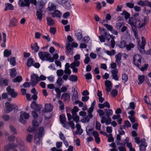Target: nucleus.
Returning <instances> with one entry per match:
<instances>
[{
	"instance_id": "nucleus-1",
	"label": "nucleus",
	"mask_w": 151,
	"mask_h": 151,
	"mask_svg": "<svg viewBox=\"0 0 151 151\" xmlns=\"http://www.w3.org/2000/svg\"><path fill=\"white\" fill-rule=\"evenodd\" d=\"M5 149V151H9L11 149L12 151H28L24 142L21 139L17 140V145L13 143L7 145Z\"/></svg>"
},
{
	"instance_id": "nucleus-2",
	"label": "nucleus",
	"mask_w": 151,
	"mask_h": 151,
	"mask_svg": "<svg viewBox=\"0 0 151 151\" xmlns=\"http://www.w3.org/2000/svg\"><path fill=\"white\" fill-rule=\"evenodd\" d=\"M31 83L32 86H35L39 81L41 80H45L46 79V77L43 75H41L39 77L37 74L35 73L31 75Z\"/></svg>"
},
{
	"instance_id": "nucleus-3",
	"label": "nucleus",
	"mask_w": 151,
	"mask_h": 151,
	"mask_svg": "<svg viewBox=\"0 0 151 151\" xmlns=\"http://www.w3.org/2000/svg\"><path fill=\"white\" fill-rule=\"evenodd\" d=\"M40 58L42 61H48L52 62L54 60L51 57L50 54L46 52H40L38 53Z\"/></svg>"
},
{
	"instance_id": "nucleus-4",
	"label": "nucleus",
	"mask_w": 151,
	"mask_h": 151,
	"mask_svg": "<svg viewBox=\"0 0 151 151\" xmlns=\"http://www.w3.org/2000/svg\"><path fill=\"white\" fill-rule=\"evenodd\" d=\"M147 23V17H143L137 18V26L138 28H141L143 27Z\"/></svg>"
},
{
	"instance_id": "nucleus-5",
	"label": "nucleus",
	"mask_w": 151,
	"mask_h": 151,
	"mask_svg": "<svg viewBox=\"0 0 151 151\" xmlns=\"http://www.w3.org/2000/svg\"><path fill=\"white\" fill-rule=\"evenodd\" d=\"M70 66L69 63H67L65 65V69L63 71L65 74L63 76V79L66 81L68 78V76L70 75L71 73V70L69 69Z\"/></svg>"
},
{
	"instance_id": "nucleus-6",
	"label": "nucleus",
	"mask_w": 151,
	"mask_h": 151,
	"mask_svg": "<svg viewBox=\"0 0 151 151\" xmlns=\"http://www.w3.org/2000/svg\"><path fill=\"white\" fill-rule=\"evenodd\" d=\"M58 3L62 5L64 8L69 9L71 8L70 0H55Z\"/></svg>"
},
{
	"instance_id": "nucleus-7",
	"label": "nucleus",
	"mask_w": 151,
	"mask_h": 151,
	"mask_svg": "<svg viewBox=\"0 0 151 151\" xmlns=\"http://www.w3.org/2000/svg\"><path fill=\"white\" fill-rule=\"evenodd\" d=\"M5 107L4 111L6 113H9L13 109L17 108V106L15 104H11L10 102H7L5 104Z\"/></svg>"
},
{
	"instance_id": "nucleus-8",
	"label": "nucleus",
	"mask_w": 151,
	"mask_h": 151,
	"mask_svg": "<svg viewBox=\"0 0 151 151\" xmlns=\"http://www.w3.org/2000/svg\"><path fill=\"white\" fill-rule=\"evenodd\" d=\"M142 42L141 44L140 43V40L137 41V47L140 52L144 53L145 46L146 43V41L145 38L143 37H141Z\"/></svg>"
},
{
	"instance_id": "nucleus-9",
	"label": "nucleus",
	"mask_w": 151,
	"mask_h": 151,
	"mask_svg": "<svg viewBox=\"0 0 151 151\" xmlns=\"http://www.w3.org/2000/svg\"><path fill=\"white\" fill-rule=\"evenodd\" d=\"M29 115L28 113L22 111L20 113L19 117V121L22 123L25 124L27 122L25 119H27L29 118Z\"/></svg>"
},
{
	"instance_id": "nucleus-10",
	"label": "nucleus",
	"mask_w": 151,
	"mask_h": 151,
	"mask_svg": "<svg viewBox=\"0 0 151 151\" xmlns=\"http://www.w3.org/2000/svg\"><path fill=\"white\" fill-rule=\"evenodd\" d=\"M142 58L139 55H136L133 57V62L134 65L137 67L139 68L141 64Z\"/></svg>"
},
{
	"instance_id": "nucleus-11",
	"label": "nucleus",
	"mask_w": 151,
	"mask_h": 151,
	"mask_svg": "<svg viewBox=\"0 0 151 151\" xmlns=\"http://www.w3.org/2000/svg\"><path fill=\"white\" fill-rule=\"evenodd\" d=\"M137 18L132 17L129 18L128 23L132 27V30H134L136 29V24H137Z\"/></svg>"
},
{
	"instance_id": "nucleus-12",
	"label": "nucleus",
	"mask_w": 151,
	"mask_h": 151,
	"mask_svg": "<svg viewBox=\"0 0 151 151\" xmlns=\"http://www.w3.org/2000/svg\"><path fill=\"white\" fill-rule=\"evenodd\" d=\"M39 122H38L37 119H34L32 121V128L29 127L28 129V131L30 132H32L35 131L39 125Z\"/></svg>"
},
{
	"instance_id": "nucleus-13",
	"label": "nucleus",
	"mask_w": 151,
	"mask_h": 151,
	"mask_svg": "<svg viewBox=\"0 0 151 151\" xmlns=\"http://www.w3.org/2000/svg\"><path fill=\"white\" fill-rule=\"evenodd\" d=\"M6 90L8 94L12 98H14L16 97L18 95L17 93L14 90L11 88L10 86H8L6 88Z\"/></svg>"
},
{
	"instance_id": "nucleus-14",
	"label": "nucleus",
	"mask_w": 151,
	"mask_h": 151,
	"mask_svg": "<svg viewBox=\"0 0 151 151\" xmlns=\"http://www.w3.org/2000/svg\"><path fill=\"white\" fill-rule=\"evenodd\" d=\"M147 146L145 139L144 138L142 139L141 140V144L139 146L140 151H145L146 147Z\"/></svg>"
},
{
	"instance_id": "nucleus-15",
	"label": "nucleus",
	"mask_w": 151,
	"mask_h": 151,
	"mask_svg": "<svg viewBox=\"0 0 151 151\" xmlns=\"http://www.w3.org/2000/svg\"><path fill=\"white\" fill-rule=\"evenodd\" d=\"M53 106L50 104H47L45 105V108L42 110L44 113L50 112L53 109Z\"/></svg>"
},
{
	"instance_id": "nucleus-16",
	"label": "nucleus",
	"mask_w": 151,
	"mask_h": 151,
	"mask_svg": "<svg viewBox=\"0 0 151 151\" xmlns=\"http://www.w3.org/2000/svg\"><path fill=\"white\" fill-rule=\"evenodd\" d=\"M137 4L142 7H143L145 6H148L151 8V2L147 0H145L144 1L140 0L137 2Z\"/></svg>"
},
{
	"instance_id": "nucleus-17",
	"label": "nucleus",
	"mask_w": 151,
	"mask_h": 151,
	"mask_svg": "<svg viewBox=\"0 0 151 151\" xmlns=\"http://www.w3.org/2000/svg\"><path fill=\"white\" fill-rule=\"evenodd\" d=\"M105 84L106 86V90L107 91V93L109 94L111 91L112 88V84L111 82L109 80H106L105 81Z\"/></svg>"
},
{
	"instance_id": "nucleus-18",
	"label": "nucleus",
	"mask_w": 151,
	"mask_h": 151,
	"mask_svg": "<svg viewBox=\"0 0 151 151\" xmlns=\"http://www.w3.org/2000/svg\"><path fill=\"white\" fill-rule=\"evenodd\" d=\"M60 119L62 126L64 127L67 128L68 124L66 121L65 115L63 114L61 115L60 116Z\"/></svg>"
},
{
	"instance_id": "nucleus-19",
	"label": "nucleus",
	"mask_w": 151,
	"mask_h": 151,
	"mask_svg": "<svg viewBox=\"0 0 151 151\" xmlns=\"http://www.w3.org/2000/svg\"><path fill=\"white\" fill-rule=\"evenodd\" d=\"M19 0L18 2L19 5L21 7H24L25 6H29L30 5L29 0Z\"/></svg>"
},
{
	"instance_id": "nucleus-20",
	"label": "nucleus",
	"mask_w": 151,
	"mask_h": 151,
	"mask_svg": "<svg viewBox=\"0 0 151 151\" xmlns=\"http://www.w3.org/2000/svg\"><path fill=\"white\" fill-rule=\"evenodd\" d=\"M100 32L102 34L104 33V36L108 41H109L112 37V36L110 35L108 32H106L104 29H101L100 30Z\"/></svg>"
},
{
	"instance_id": "nucleus-21",
	"label": "nucleus",
	"mask_w": 151,
	"mask_h": 151,
	"mask_svg": "<svg viewBox=\"0 0 151 151\" xmlns=\"http://www.w3.org/2000/svg\"><path fill=\"white\" fill-rule=\"evenodd\" d=\"M42 105H38L37 104L36 102L33 101L31 105V107L33 109L37 111H39L42 107Z\"/></svg>"
},
{
	"instance_id": "nucleus-22",
	"label": "nucleus",
	"mask_w": 151,
	"mask_h": 151,
	"mask_svg": "<svg viewBox=\"0 0 151 151\" xmlns=\"http://www.w3.org/2000/svg\"><path fill=\"white\" fill-rule=\"evenodd\" d=\"M70 95L68 93H63L61 97V99L63 100L64 102L66 103H68L70 100Z\"/></svg>"
},
{
	"instance_id": "nucleus-23",
	"label": "nucleus",
	"mask_w": 151,
	"mask_h": 151,
	"mask_svg": "<svg viewBox=\"0 0 151 151\" xmlns=\"http://www.w3.org/2000/svg\"><path fill=\"white\" fill-rule=\"evenodd\" d=\"M45 133V130L43 127H40L37 130L35 135L38 136L40 137L43 136Z\"/></svg>"
},
{
	"instance_id": "nucleus-24",
	"label": "nucleus",
	"mask_w": 151,
	"mask_h": 151,
	"mask_svg": "<svg viewBox=\"0 0 151 151\" xmlns=\"http://www.w3.org/2000/svg\"><path fill=\"white\" fill-rule=\"evenodd\" d=\"M112 73V76L113 78L115 81L119 80V77L118 75V70L117 69L111 70Z\"/></svg>"
},
{
	"instance_id": "nucleus-25",
	"label": "nucleus",
	"mask_w": 151,
	"mask_h": 151,
	"mask_svg": "<svg viewBox=\"0 0 151 151\" xmlns=\"http://www.w3.org/2000/svg\"><path fill=\"white\" fill-rule=\"evenodd\" d=\"M111 119L109 117H107V118L103 116L101 120L102 124L105 123L106 125H109L111 124Z\"/></svg>"
},
{
	"instance_id": "nucleus-26",
	"label": "nucleus",
	"mask_w": 151,
	"mask_h": 151,
	"mask_svg": "<svg viewBox=\"0 0 151 151\" xmlns=\"http://www.w3.org/2000/svg\"><path fill=\"white\" fill-rule=\"evenodd\" d=\"M67 115L68 119L69 121V124L73 129H74L75 128L74 124L73 123V121L71 120L72 119H73L72 116L70 114L68 113L67 114Z\"/></svg>"
},
{
	"instance_id": "nucleus-27",
	"label": "nucleus",
	"mask_w": 151,
	"mask_h": 151,
	"mask_svg": "<svg viewBox=\"0 0 151 151\" xmlns=\"http://www.w3.org/2000/svg\"><path fill=\"white\" fill-rule=\"evenodd\" d=\"M75 35L77 40L79 41L81 40L83 38L82 32L80 30H78L75 32Z\"/></svg>"
},
{
	"instance_id": "nucleus-28",
	"label": "nucleus",
	"mask_w": 151,
	"mask_h": 151,
	"mask_svg": "<svg viewBox=\"0 0 151 151\" xmlns=\"http://www.w3.org/2000/svg\"><path fill=\"white\" fill-rule=\"evenodd\" d=\"M121 31L122 32H124V31L126 32V39L130 37V34L129 33L128 29L127 26H123L121 29Z\"/></svg>"
},
{
	"instance_id": "nucleus-29",
	"label": "nucleus",
	"mask_w": 151,
	"mask_h": 151,
	"mask_svg": "<svg viewBox=\"0 0 151 151\" xmlns=\"http://www.w3.org/2000/svg\"><path fill=\"white\" fill-rule=\"evenodd\" d=\"M145 78V76L143 75H138V80L139 82L138 83L139 85L141 84L144 81Z\"/></svg>"
},
{
	"instance_id": "nucleus-30",
	"label": "nucleus",
	"mask_w": 151,
	"mask_h": 151,
	"mask_svg": "<svg viewBox=\"0 0 151 151\" xmlns=\"http://www.w3.org/2000/svg\"><path fill=\"white\" fill-rule=\"evenodd\" d=\"M76 128H77V131L76 132V134H81L83 133V130L81 129V126L78 124H76Z\"/></svg>"
},
{
	"instance_id": "nucleus-31",
	"label": "nucleus",
	"mask_w": 151,
	"mask_h": 151,
	"mask_svg": "<svg viewBox=\"0 0 151 151\" xmlns=\"http://www.w3.org/2000/svg\"><path fill=\"white\" fill-rule=\"evenodd\" d=\"M134 45L132 43L129 42L126 43V48L127 50L129 51L131 50L132 48L134 47Z\"/></svg>"
},
{
	"instance_id": "nucleus-32",
	"label": "nucleus",
	"mask_w": 151,
	"mask_h": 151,
	"mask_svg": "<svg viewBox=\"0 0 151 151\" xmlns=\"http://www.w3.org/2000/svg\"><path fill=\"white\" fill-rule=\"evenodd\" d=\"M124 17L125 19L126 20H127L130 17V14L128 12L126 11L123 10L121 14Z\"/></svg>"
},
{
	"instance_id": "nucleus-33",
	"label": "nucleus",
	"mask_w": 151,
	"mask_h": 151,
	"mask_svg": "<svg viewBox=\"0 0 151 151\" xmlns=\"http://www.w3.org/2000/svg\"><path fill=\"white\" fill-rule=\"evenodd\" d=\"M78 99V93L77 91L74 90L73 91V94L72 96V99L73 101H76Z\"/></svg>"
},
{
	"instance_id": "nucleus-34",
	"label": "nucleus",
	"mask_w": 151,
	"mask_h": 151,
	"mask_svg": "<svg viewBox=\"0 0 151 151\" xmlns=\"http://www.w3.org/2000/svg\"><path fill=\"white\" fill-rule=\"evenodd\" d=\"M5 8L4 9L5 11H6L8 9L12 10L14 9L13 6L11 4L6 3L5 4Z\"/></svg>"
},
{
	"instance_id": "nucleus-35",
	"label": "nucleus",
	"mask_w": 151,
	"mask_h": 151,
	"mask_svg": "<svg viewBox=\"0 0 151 151\" xmlns=\"http://www.w3.org/2000/svg\"><path fill=\"white\" fill-rule=\"evenodd\" d=\"M31 48L32 50H34L36 52H38L39 48V47L38 46L37 43H35V44H32L31 45Z\"/></svg>"
},
{
	"instance_id": "nucleus-36",
	"label": "nucleus",
	"mask_w": 151,
	"mask_h": 151,
	"mask_svg": "<svg viewBox=\"0 0 151 151\" xmlns=\"http://www.w3.org/2000/svg\"><path fill=\"white\" fill-rule=\"evenodd\" d=\"M52 16L53 17H60L61 16V14L60 11L58 10H55L52 14Z\"/></svg>"
},
{
	"instance_id": "nucleus-37",
	"label": "nucleus",
	"mask_w": 151,
	"mask_h": 151,
	"mask_svg": "<svg viewBox=\"0 0 151 151\" xmlns=\"http://www.w3.org/2000/svg\"><path fill=\"white\" fill-rule=\"evenodd\" d=\"M47 24L49 26H53L55 24L54 21L50 17H48L47 18Z\"/></svg>"
},
{
	"instance_id": "nucleus-38",
	"label": "nucleus",
	"mask_w": 151,
	"mask_h": 151,
	"mask_svg": "<svg viewBox=\"0 0 151 151\" xmlns=\"http://www.w3.org/2000/svg\"><path fill=\"white\" fill-rule=\"evenodd\" d=\"M56 6L52 3H50L48 7V9L50 11H55L56 9Z\"/></svg>"
},
{
	"instance_id": "nucleus-39",
	"label": "nucleus",
	"mask_w": 151,
	"mask_h": 151,
	"mask_svg": "<svg viewBox=\"0 0 151 151\" xmlns=\"http://www.w3.org/2000/svg\"><path fill=\"white\" fill-rule=\"evenodd\" d=\"M122 56L121 53H118L115 56L116 62L118 64H119L120 62V60H121Z\"/></svg>"
},
{
	"instance_id": "nucleus-40",
	"label": "nucleus",
	"mask_w": 151,
	"mask_h": 151,
	"mask_svg": "<svg viewBox=\"0 0 151 151\" xmlns=\"http://www.w3.org/2000/svg\"><path fill=\"white\" fill-rule=\"evenodd\" d=\"M42 11L41 9L37 10V12L36 15L37 16V18L40 21H41L42 18Z\"/></svg>"
},
{
	"instance_id": "nucleus-41",
	"label": "nucleus",
	"mask_w": 151,
	"mask_h": 151,
	"mask_svg": "<svg viewBox=\"0 0 151 151\" xmlns=\"http://www.w3.org/2000/svg\"><path fill=\"white\" fill-rule=\"evenodd\" d=\"M55 89L56 92V96L57 98L58 99H60L61 95V90H60V88L58 87H55Z\"/></svg>"
},
{
	"instance_id": "nucleus-42",
	"label": "nucleus",
	"mask_w": 151,
	"mask_h": 151,
	"mask_svg": "<svg viewBox=\"0 0 151 151\" xmlns=\"http://www.w3.org/2000/svg\"><path fill=\"white\" fill-rule=\"evenodd\" d=\"M8 61L10 62V64L13 66L15 65L16 64V62L15 59L14 57H12L10 59H8Z\"/></svg>"
},
{
	"instance_id": "nucleus-43",
	"label": "nucleus",
	"mask_w": 151,
	"mask_h": 151,
	"mask_svg": "<svg viewBox=\"0 0 151 151\" xmlns=\"http://www.w3.org/2000/svg\"><path fill=\"white\" fill-rule=\"evenodd\" d=\"M2 38L3 43L1 44V46L2 47H4L6 46L5 43L6 41V35L4 33H2Z\"/></svg>"
},
{
	"instance_id": "nucleus-44",
	"label": "nucleus",
	"mask_w": 151,
	"mask_h": 151,
	"mask_svg": "<svg viewBox=\"0 0 151 151\" xmlns=\"http://www.w3.org/2000/svg\"><path fill=\"white\" fill-rule=\"evenodd\" d=\"M10 75L12 78L14 77L16 75L17 72L15 68L10 69Z\"/></svg>"
},
{
	"instance_id": "nucleus-45",
	"label": "nucleus",
	"mask_w": 151,
	"mask_h": 151,
	"mask_svg": "<svg viewBox=\"0 0 151 151\" xmlns=\"http://www.w3.org/2000/svg\"><path fill=\"white\" fill-rule=\"evenodd\" d=\"M93 110H94L93 108L92 107H90L89 108V109L88 111V117L90 118H92L93 116V115L92 114V113L93 111Z\"/></svg>"
},
{
	"instance_id": "nucleus-46",
	"label": "nucleus",
	"mask_w": 151,
	"mask_h": 151,
	"mask_svg": "<svg viewBox=\"0 0 151 151\" xmlns=\"http://www.w3.org/2000/svg\"><path fill=\"white\" fill-rule=\"evenodd\" d=\"M126 42L124 40L122 41L118 44V45L120 48H124L126 47Z\"/></svg>"
},
{
	"instance_id": "nucleus-47",
	"label": "nucleus",
	"mask_w": 151,
	"mask_h": 151,
	"mask_svg": "<svg viewBox=\"0 0 151 151\" xmlns=\"http://www.w3.org/2000/svg\"><path fill=\"white\" fill-rule=\"evenodd\" d=\"M68 79L70 81L73 82H76L78 80L77 76L73 75H71Z\"/></svg>"
},
{
	"instance_id": "nucleus-48",
	"label": "nucleus",
	"mask_w": 151,
	"mask_h": 151,
	"mask_svg": "<svg viewBox=\"0 0 151 151\" xmlns=\"http://www.w3.org/2000/svg\"><path fill=\"white\" fill-rule=\"evenodd\" d=\"M72 118L73 120L77 123L80 120V117L79 116L76 114L72 115Z\"/></svg>"
},
{
	"instance_id": "nucleus-49",
	"label": "nucleus",
	"mask_w": 151,
	"mask_h": 151,
	"mask_svg": "<svg viewBox=\"0 0 151 151\" xmlns=\"http://www.w3.org/2000/svg\"><path fill=\"white\" fill-rule=\"evenodd\" d=\"M11 54V51L10 50L6 49L4 52V55L5 57H8Z\"/></svg>"
},
{
	"instance_id": "nucleus-50",
	"label": "nucleus",
	"mask_w": 151,
	"mask_h": 151,
	"mask_svg": "<svg viewBox=\"0 0 151 151\" xmlns=\"http://www.w3.org/2000/svg\"><path fill=\"white\" fill-rule=\"evenodd\" d=\"M122 80L123 83H126L128 80V76L125 74H123L122 75Z\"/></svg>"
},
{
	"instance_id": "nucleus-51",
	"label": "nucleus",
	"mask_w": 151,
	"mask_h": 151,
	"mask_svg": "<svg viewBox=\"0 0 151 151\" xmlns=\"http://www.w3.org/2000/svg\"><path fill=\"white\" fill-rule=\"evenodd\" d=\"M22 81V77L21 76H18L15 78L13 79L12 81L14 82H19Z\"/></svg>"
},
{
	"instance_id": "nucleus-52",
	"label": "nucleus",
	"mask_w": 151,
	"mask_h": 151,
	"mask_svg": "<svg viewBox=\"0 0 151 151\" xmlns=\"http://www.w3.org/2000/svg\"><path fill=\"white\" fill-rule=\"evenodd\" d=\"M34 60L32 58H29L28 60L27 65L28 67H30L33 65L34 63Z\"/></svg>"
},
{
	"instance_id": "nucleus-53",
	"label": "nucleus",
	"mask_w": 151,
	"mask_h": 151,
	"mask_svg": "<svg viewBox=\"0 0 151 151\" xmlns=\"http://www.w3.org/2000/svg\"><path fill=\"white\" fill-rule=\"evenodd\" d=\"M41 137L35 135L34 139L35 142L37 144H39L40 141V138Z\"/></svg>"
},
{
	"instance_id": "nucleus-54",
	"label": "nucleus",
	"mask_w": 151,
	"mask_h": 151,
	"mask_svg": "<svg viewBox=\"0 0 151 151\" xmlns=\"http://www.w3.org/2000/svg\"><path fill=\"white\" fill-rule=\"evenodd\" d=\"M63 80L61 77H58L56 83L59 86H61L63 84Z\"/></svg>"
},
{
	"instance_id": "nucleus-55",
	"label": "nucleus",
	"mask_w": 151,
	"mask_h": 151,
	"mask_svg": "<svg viewBox=\"0 0 151 151\" xmlns=\"http://www.w3.org/2000/svg\"><path fill=\"white\" fill-rule=\"evenodd\" d=\"M90 119L88 116H87L86 115V116H84L83 119L81 120V122L83 123L87 122L89 121Z\"/></svg>"
},
{
	"instance_id": "nucleus-56",
	"label": "nucleus",
	"mask_w": 151,
	"mask_h": 151,
	"mask_svg": "<svg viewBox=\"0 0 151 151\" xmlns=\"http://www.w3.org/2000/svg\"><path fill=\"white\" fill-rule=\"evenodd\" d=\"M17 21L15 18H12L10 21L11 25L13 26H15L17 24Z\"/></svg>"
},
{
	"instance_id": "nucleus-57",
	"label": "nucleus",
	"mask_w": 151,
	"mask_h": 151,
	"mask_svg": "<svg viewBox=\"0 0 151 151\" xmlns=\"http://www.w3.org/2000/svg\"><path fill=\"white\" fill-rule=\"evenodd\" d=\"M148 67V64L146 63L144 64L143 66L139 68V69L142 71H144L147 70Z\"/></svg>"
},
{
	"instance_id": "nucleus-58",
	"label": "nucleus",
	"mask_w": 151,
	"mask_h": 151,
	"mask_svg": "<svg viewBox=\"0 0 151 151\" xmlns=\"http://www.w3.org/2000/svg\"><path fill=\"white\" fill-rule=\"evenodd\" d=\"M79 110L77 106H75L72 110V115L76 114V113Z\"/></svg>"
},
{
	"instance_id": "nucleus-59",
	"label": "nucleus",
	"mask_w": 151,
	"mask_h": 151,
	"mask_svg": "<svg viewBox=\"0 0 151 151\" xmlns=\"http://www.w3.org/2000/svg\"><path fill=\"white\" fill-rule=\"evenodd\" d=\"M58 103L59 104V108L60 110H62L64 109V106L63 102L61 100H59L58 101Z\"/></svg>"
},
{
	"instance_id": "nucleus-60",
	"label": "nucleus",
	"mask_w": 151,
	"mask_h": 151,
	"mask_svg": "<svg viewBox=\"0 0 151 151\" xmlns=\"http://www.w3.org/2000/svg\"><path fill=\"white\" fill-rule=\"evenodd\" d=\"M80 64V62L78 61H75L74 62L72 63L70 66L74 67H78Z\"/></svg>"
},
{
	"instance_id": "nucleus-61",
	"label": "nucleus",
	"mask_w": 151,
	"mask_h": 151,
	"mask_svg": "<svg viewBox=\"0 0 151 151\" xmlns=\"http://www.w3.org/2000/svg\"><path fill=\"white\" fill-rule=\"evenodd\" d=\"M33 139V136L29 134H28L26 138L27 141L29 142H31Z\"/></svg>"
},
{
	"instance_id": "nucleus-62",
	"label": "nucleus",
	"mask_w": 151,
	"mask_h": 151,
	"mask_svg": "<svg viewBox=\"0 0 151 151\" xmlns=\"http://www.w3.org/2000/svg\"><path fill=\"white\" fill-rule=\"evenodd\" d=\"M124 24L123 22H118L116 23L115 27L116 29H119L122 26L124 25Z\"/></svg>"
},
{
	"instance_id": "nucleus-63",
	"label": "nucleus",
	"mask_w": 151,
	"mask_h": 151,
	"mask_svg": "<svg viewBox=\"0 0 151 151\" xmlns=\"http://www.w3.org/2000/svg\"><path fill=\"white\" fill-rule=\"evenodd\" d=\"M90 40V38L89 36H85L82 38V41L86 43H88Z\"/></svg>"
},
{
	"instance_id": "nucleus-64",
	"label": "nucleus",
	"mask_w": 151,
	"mask_h": 151,
	"mask_svg": "<svg viewBox=\"0 0 151 151\" xmlns=\"http://www.w3.org/2000/svg\"><path fill=\"white\" fill-rule=\"evenodd\" d=\"M56 73L58 76H61L63 74L64 71L60 69L57 70Z\"/></svg>"
}]
</instances>
